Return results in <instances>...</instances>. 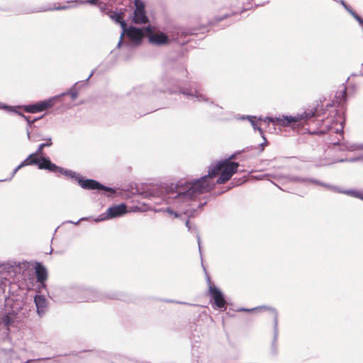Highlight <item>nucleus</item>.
<instances>
[{
    "mask_svg": "<svg viewBox=\"0 0 363 363\" xmlns=\"http://www.w3.org/2000/svg\"><path fill=\"white\" fill-rule=\"evenodd\" d=\"M234 157L235 155H232L228 159L211 165L208 174L194 182L183 180L178 182L175 188L170 191L171 203L180 208L186 205L194 196L210 191L216 184H225L239 167L238 162L231 161Z\"/></svg>",
    "mask_w": 363,
    "mask_h": 363,
    "instance_id": "1",
    "label": "nucleus"
},
{
    "mask_svg": "<svg viewBox=\"0 0 363 363\" xmlns=\"http://www.w3.org/2000/svg\"><path fill=\"white\" fill-rule=\"evenodd\" d=\"M176 186L177 184H172L170 186H165L162 184L155 185L150 187L148 190V193L150 196L161 199L169 205L164 211L168 213L169 215L174 216V217L177 218H182L183 215L186 216L188 218L186 220L185 225L188 228L189 231H191L192 227L190 225L189 218L194 216L195 210L189 209V206L190 205V202L197 196H194L186 205H184L180 208H177L170 202V191H172Z\"/></svg>",
    "mask_w": 363,
    "mask_h": 363,
    "instance_id": "2",
    "label": "nucleus"
},
{
    "mask_svg": "<svg viewBox=\"0 0 363 363\" xmlns=\"http://www.w3.org/2000/svg\"><path fill=\"white\" fill-rule=\"evenodd\" d=\"M21 308V301L12 297L5 298L4 311L0 318V340L9 339V334L18 329L21 321L18 313Z\"/></svg>",
    "mask_w": 363,
    "mask_h": 363,
    "instance_id": "3",
    "label": "nucleus"
},
{
    "mask_svg": "<svg viewBox=\"0 0 363 363\" xmlns=\"http://www.w3.org/2000/svg\"><path fill=\"white\" fill-rule=\"evenodd\" d=\"M145 31L147 35L149 43L152 45L164 46L171 43V38L159 29L148 26L145 28Z\"/></svg>",
    "mask_w": 363,
    "mask_h": 363,
    "instance_id": "4",
    "label": "nucleus"
},
{
    "mask_svg": "<svg viewBox=\"0 0 363 363\" xmlns=\"http://www.w3.org/2000/svg\"><path fill=\"white\" fill-rule=\"evenodd\" d=\"M145 30H143L141 28H138L135 26H130L128 28L126 26L122 30L117 46L118 48L121 47L124 35H126L134 45H139L145 36Z\"/></svg>",
    "mask_w": 363,
    "mask_h": 363,
    "instance_id": "5",
    "label": "nucleus"
},
{
    "mask_svg": "<svg viewBox=\"0 0 363 363\" xmlns=\"http://www.w3.org/2000/svg\"><path fill=\"white\" fill-rule=\"evenodd\" d=\"M39 169H48L50 172H60L62 174H64L68 177H70L76 181H79L80 175L75 172L72 170L66 169L62 167H60L52 163L49 158L42 157L41 164L39 165Z\"/></svg>",
    "mask_w": 363,
    "mask_h": 363,
    "instance_id": "6",
    "label": "nucleus"
},
{
    "mask_svg": "<svg viewBox=\"0 0 363 363\" xmlns=\"http://www.w3.org/2000/svg\"><path fill=\"white\" fill-rule=\"evenodd\" d=\"M292 181L294 182H303V183H314L319 184L320 186H323L325 188L330 189L335 192L342 193L345 194L347 195L360 199L363 201V191H354V190H348V191H342L337 186H333L330 184L321 183L318 181L311 179H306V178H301V177H292Z\"/></svg>",
    "mask_w": 363,
    "mask_h": 363,
    "instance_id": "7",
    "label": "nucleus"
},
{
    "mask_svg": "<svg viewBox=\"0 0 363 363\" xmlns=\"http://www.w3.org/2000/svg\"><path fill=\"white\" fill-rule=\"evenodd\" d=\"M135 9L132 21L135 24H145L149 22V18L145 11V4L143 0H134Z\"/></svg>",
    "mask_w": 363,
    "mask_h": 363,
    "instance_id": "8",
    "label": "nucleus"
},
{
    "mask_svg": "<svg viewBox=\"0 0 363 363\" xmlns=\"http://www.w3.org/2000/svg\"><path fill=\"white\" fill-rule=\"evenodd\" d=\"M59 96H55L48 99L41 101L33 105L21 106L23 110L27 113H35L43 111L49 108H51L55 103Z\"/></svg>",
    "mask_w": 363,
    "mask_h": 363,
    "instance_id": "9",
    "label": "nucleus"
},
{
    "mask_svg": "<svg viewBox=\"0 0 363 363\" xmlns=\"http://www.w3.org/2000/svg\"><path fill=\"white\" fill-rule=\"evenodd\" d=\"M184 95H187L191 98L194 101H205L209 102L212 106V111L214 113H218V111L222 109L221 107H219L218 105L214 104L212 101H210V99L206 97L204 94L201 93L198 90L194 91H188L185 90L182 92Z\"/></svg>",
    "mask_w": 363,
    "mask_h": 363,
    "instance_id": "10",
    "label": "nucleus"
},
{
    "mask_svg": "<svg viewBox=\"0 0 363 363\" xmlns=\"http://www.w3.org/2000/svg\"><path fill=\"white\" fill-rule=\"evenodd\" d=\"M208 281L209 283L210 294L214 301L215 305L219 308H225L226 302L223 297V294L216 286L211 284L209 279H208Z\"/></svg>",
    "mask_w": 363,
    "mask_h": 363,
    "instance_id": "11",
    "label": "nucleus"
},
{
    "mask_svg": "<svg viewBox=\"0 0 363 363\" xmlns=\"http://www.w3.org/2000/svg\"><path fill=\"white\" fill-rule=\"evenodd\" d=\"M80 186L85 189H103L106 191L114 192V190L111 188L106 187L99 183L98 182L93 179H83L81 177L78 181Z\"/></svg>",
    "mask_w": 363,
    "mask_h": 363,
    "instance_id": "12",
    "label": "nucleus"
},
{
    "mask_svg": "<svg viewBox=\"0 0 363 363\" xmlns=\"http://www.w3.org/2000/svg\"><path fill=\"white\" fill-rule=\"evenodd\" d=\"M0 108L5 109L6 111H9L11 112H14L20 115L23 118H24L28 122V127L26 128V133H27V137L28 140H30V128L31 127V125L37 121L36 118L33 120H30V117L25 116L23 113H21L17 111L18 108H21V106H9L4 104H2L0 103Z\"/></svg>",
    "mask_w": 363,
    "mask_h": 363,
    "instance_id": "13",
    "label": "nucleus"
},
{
    "mask_svg": "<svg viewBox=\"0 0 363 363\" xmlns=\"http://www.w3.org/2000/svg\"><path fill=\"white\" fill-rule=\"evenodd\" d=\"M35 154L30 155L21 164H20L13 171L11 177L9 179H2L0 182L11 180L16 172L23 167L26 165H31L36 164L39 167L41 164L42 157L40 159L34 157Z\"/></svg>",
    "mask_w": 363,
    "mask_h": 363,
    "instance_id": "14",
    "label": "nucleus"
},
{
    "mask_svg": "<svg viewBox=\"0 0 363 363\" xmlns=\"http://www.w3.org/2000/svg\"><path fill=\"white\" fill-rule=\"evenodd\" d=\"M18 355L13 350L0 349V363H13Z\"/></svg>",
    "mask_w": 363,
    "mask_h": 363,
    "instance_id": "15",
    "label": "nucleus"
},
{
    "mask_svg": "<svg viewBox=\"0 0 363 363\" xmlns=\"http://www.w3.org/2000/svg\"><path fill=\"white\" fill-rule=\"evenodd\" d=\"M127 212L126 206L123 203L113 206L110 207L107 210V218H113L118 216H121Z\"/></svg>",
    "mask_w": 363,
    "mask_h": 363,
    "instance_id": "16",
    "label": "nucleus"
},
{
    "mask_svg": "<svg viewBox=\"0 0 363 363\" xmlns=\"http://www.w3.org/2000/svg\"><path fill=\"white\" fill-rule=\"evenodd\" d=\"M34 301L37 308V313L40 316L45 314L47 310V300L41 295H36L34 298Z\"/></svg>",
    "mask_w": 363,
    "mask_h": 363,
    "instance_id": "17",
    "label": "nucleus"
},
{
    "mask_svg": "<svg viewBox=\"0 0 363 363\" xmlns=\"http://www.w3.org/2000/svg\"><path fill=\"white\" fill-rule=\"evenodd\" d=\"M274 125L282 127L289 126L293 123L297 122V118H294V116H279L275 117Z\"/></svg>",
    "mask_w": 363,
    "mask_h": 363,
    "instance_id": "18",
    "label": "nucleus"
},
{
    "mask_svg": "<svg viewBox=\"0 0 363 363\" xmlns=\"http://www.w3.org/2000/svg\"><path fill=\"white\" fill-rule=\"evenodd\" d=\"M107 14L112 21L116 23L120 24L122 30L125 28V26H126V23L123 20V14L121 13L109 11L107 13Z\"/></svg>",
    "mask_w": 363,
    "mask_h": 363,
    "instance_id": "19",
    "label": "nucleus"
},
{
    "mask_svg": "<svg viewBox=\"0 0 363 363\" xmlns=\"http://www.w3.org/2000/svg\"><path fill=\"white\" fill-rule=\"evenodd\" d=\"M36 277L38 281L43 283L47 279L46 269L42 265H38L35 269Z\"/></svg>",
    "mask_w": 363,
    "mask_h": 363,
    "instance_id": "20",
    "label": "nucleus"
},
{
    "mask_svg": "<svg viewBox=\"0 0 363 363\" xmlns=\"http://www.w3.org/2000/svg\"><path fill=\"white\" fill-rule=\"evenodd\" d=\"M247 118L250 122L254 130H257L259 132V133L261 134V135L262 136V138H264V140H266V139L263 135L262 129L257 125L258 121H262V119L261 118H257V117H255V116H247Z\"/></svg>",
    "mask_w": 363,
    "mask_h": 363,
    "instance_id": "21",
    "label": "nucleus"
},
{
    "mask_svg": "<svg viewBox=\"0 0 363 363\" xmlns=\"http://www.w3.org/2000/svg\"><path fill=\"white\" fill-rule=\"evenodd\" d=\"M315 116V111L313 110L306 111L302 113H298L294 116V118H297V122L301 120H308Z\"/></svg>",
    "mask_w": 363,
    "mask_h": 363,
    "instance_id": "22",
    "label": "nucleus"
},
{
    "mask_svg": "<svg viewBox=\"0 0 363 363\" xmlns=\"http://www.w3.org/2000/svg\"><path fill=\"white\" fill-rule=\"evenodd\" d=\"M45 143H42L39 145L37 151L34 153L35 155H34V157L37 158L36 156L37 155H40L42 154V152H43V150L45 147H50L52 145V140L50 138H46L45 139Z\"/></svg>",
    "mask_w": 363,
    "mask_h": 363,
    "instance_id": "23",
    "label": "nucleus"
},
{
    "mask_svg": "<svg viewBox=\"0 0 363 363\" xmlns=\"http://www.w3.org/2000/svg\"><path fill=\"white\" fill-rule=\"evenodd\" d=\"M270 310L272 311L274 317V341H273V346H274L275 342L277 341V336H278V322H277L278 313H277V311L273 308H270Z\"/></svg>",
    "mask_w": 363,
    "mask_h": 363,
    "instance_id": "24",
    "label": "nucleus"
},
{
    "mask_svg": "<svg viewBox=\"0 0 363 363\" xmlns=\"http://www.w3.org/2000/svg\"><path fill=\"white\" fill-rule=\"evenodd\" d=\"M13 271V267L8 263L0 262V274H3L4 272H11Z\"/></svg>",
    "mask_w": 363,
    "mask_h": 363,
    "instance_id": "25",
    "label": "nucleus"
},
{
    "mask_svg": "<svg viewBox=\"0 0 363 363\" xmlns=\"http://www.w3.org/2000/svg\"><path fill=\"white\" fill-rule=\"evenodd\" d=\"M347 150L349 151H354L356 150H363V144H352L347 146Z\"/></svg>",
    "mask_w": 363,
    "mask_h": 363,
    "instance_id": "26",
    "label": "nucleus"
},
{
    "mask_svg": "<svg viewBox=\"0 0 363 363\" xmlns=\"http://www.w3.org/2000/svg\"><path fill=\"white\" fill-rule=\"evenodd\" d=\"M360 160H363V156H359V157L350 158L348 160L342 159V160H338L337 162H354L360 161Z\"/></svg>",
    "mask_w": 363,
    "mask_h": 363,
    "instance_id": "27",
    "label": "nucleus"
},
{
    "mask_svg": "<svg viewBox=\"0 0 363 363\" xmlns=\"http://www.w3.org/2000/svg\"><path fill=\"white\" fill-rule=\"evenodd\" d=\"M341 4L343 7L352 16L354 15V11H353L345 3L343 0H340Z\"/></svg>",
    "mask_w": 363,
    "mask_h": 363,
    "instance_id": "28",
    "label": "nucleus"
},
{
    "mask_svg": "<svg viewBox=\"0 0 363 363\" xmlns=\"http://www.w3.org/2000/svg\"><path fill=\"white\" fill-rule=\"evenodd\" d=\"M69 94H70L71 96V98L74 100L75 99H77V96H78V94L76 91L74 90H70Z\"/></svg>",
    "mask_w": 363,
    "mask_h": 363,
    "instance_id": "29",
    "label": "nucleus"
},
{
    "mask_svg": "<svg viewBox=\"0 0 363 363\" xmlns=\"http://www.w3.org/2000/svg\"><path fill=\"white\" fill-rule=\"evenodd\" d=\"M352 16L359 23L360 25L363 26V20L356 13L352 15Z\"/></svg>",
    "mask_w": 363,
    "mask_h": 363,
    "instance_id": "30",
    "label": "nucleus"
},
{
    "mask_svg": "<svg viewBox=\"0 0 363 363\" xmlns=\"http://www.w3.org/2000/svg\"><path fill=\"white\" fill-rule=\"evenodd\" d=\"M274 120H275V117H267V118H264V119H263V121H264V122H267H267H271V123H272L273 124H274V123H275V121H274Z\"/></svg>",
    "mask_w": 363,
    "mask_h": 363,
    "instance_id": "31",
    "label": "nucleus"
},
{
    "mask_svg": "<svg viewBox=\"0 0 363 363\" xmlns=\"http://www.w3.org/2000/svg\"><path fill=\"white\" fill-rule=\"evenodd\" d=\"M264 308H266L265 306H261V307H257V308H252V309H242V311H260L262 309H264Z\"/></svg>",
    "mask_w": 363,
    "mask_h": 363,
    "instance_id": "32",
    "label": "nucleus"
},
{
    "mask_svg": "<svg viewBox=\"0 0 363 363\" xmlns=\"http://www.w3.org/2000/svg\"><path fill=\"white\" fill-rule=\"evenodd\" d=\"M71 7H72L71 6L65 5V6H63L55 7L54 9H55V10H66V9H69Z\"/></svg>",
    "mask_w": 363,
    "mask_h": 363,
    "instance_id": "33",
    "label": "nucleus"
},
{
    "mask_svg": "<svg viewBox=\"0 0 363 363\" xmlns=\"http://www.w3.org/2000/svg\"><path fill=\"white\" fill-rule=\"evenodd\" d=\"M107 218L106 216H99L98 218H96L95 219V221L96 222H99V221H102L104 220V219Z\"/></svg>",
    "mask_w": 363,
    "mask_h": 363,
    "instance_id": "34",
    "label": "nucleus"
},
{
    "mask_svg": "<svg viewBox=\"0 0 363 363\" xmlns=\"http://www.w3.org/2000/svg\"><path fill=\"white\" fill-rule=\"evenodd\" d=\"M96 300V298H95L94 296L87 297L86 299V301H95Z\"/></svg>",
    "mask_w": 363,
    "mask_h": 363,
    "instance_id": "35",
    "label": "nucleus"
},
{
    "mask_svg": "<svg viewBox=\"0 0 363 363\" xmlns=\"http://www.w3.org/2000/svg\"><path fill=\"white\" fill-rule=\"evenodd\" d=\"M97 0H89L88 3L90 4H95Z\"/></svg>",
    "mask_w": 363,
    "mask_h": 363,
    "instance_id": "36",
    "label": "nucleus"
},
{
    "mask_svg": "<svg viewBox=\"0 0 363 363\" xmlns=\"http://www.w3.org/2000/svg\"><path fill=\"white\" fill-rule=\"evenodd\" d=\"M197 238H198L199 248V250L201 251L200 238H199V237H198Z\"/></svg>",
    "mask_w": 363,
    "mask_h": 363,
    "instance_id": "37",
    "label": "nucleus"
},
{
    "mask_svg": "<svg viewBox=\"0 0 363 363\" xmlns=\"http://www.w3.org/2000/svg\"><path fill=\"white\" fill-rule=\"evenodd\" d=\"M7 281L5 279V281H2L1 284L4 286V287L6 286Z\"/></svg>",
    "mask_w": 363,
    "mask_h": 363,
    "instance_id": "38",
    "label": "nucleus"
},
{
    "mask_svg": "<svg viewBox=\"0 0 363 363\" xmlns=\"http://www.w3.org/2000/svg\"><path fill=\"white\" fill-rule=\"evenodd\" d=\"M47 363H58L56 360H53Z\"/></svg>",
    "mask_w": 363,
    "mask_h": 363,
    "instance_id": "39",
    "label": "nucleus"
},
{
    "mask_svg": "<svg viewBox=\"0 0 363 363\" xmlns=\"http://www.w3.org/2000/svg\"><path fill=\"white\" fill-rule=\"evenodd\" d=\"M92 74H93V72H91V73L90 74V75L89 76V77H88L86 80V81H87V80H89V78L92 76Z\"/></svg>",
    "mask_w": 363,
    "mask_h": 363,
    "instance_id": "40",
    "label": "nucleus"
},
{
    "mask_svg": "<svg viewBox=\"0 0 363 363\" xmlns=\"http://www.w3.org/2000/svg\"><path fill=\"white\" fill-rule=\"evenodd\" d=\"M86 293L89 294H92V291H86Z\"/></svg>",
    "mask_w": 363,
    "mask_h": 363,
    "instance_id": "41",
    "label": "nucleus"
},
{
    "mask_svg": "<svg viewBox=\"0 0 363 363\" xmlns=\"http://www.w3.org/2000/svg\"><path fill=\"white\" fill-rule=\"evenodd\" d=\"M72 223H74L75 225H77V224L79 223V220H78V221H77V222H76V223H73V222H72Z\"/></svg>",
    "mask_w": 363,
    "mask_h": 363,
    "instance_id": "42",
    "label": "nucleus"
},
{
    "mask_svg": "<svg viewBox=\"0 0 363 363\" xmlns=\"http://www.w3.org/2000/svg\"><path fill=\"white\" fill-rule=\"evenodd\" d=\"M86 218H82L79 220H85Z\"/></svg>",
    "mask_w": 363,
    "mask_h": 363,
    "instance_id": "43",
    "label": "nucleus"
},
{
    "mask_svg": "<svg viewBox=\"0 0 363 363\" xmlns=\"http://www.w3.org/2000/svg\"><path fill=\"white\" fill-rule=\"evenodd\" d=\"M362 74H363V73H362Z\"/></svg>",
    "mask_w": 363,
    "mask_h": 363,
    "instance_id": "44",
    "label": "nucleus"
}]
</instances>
